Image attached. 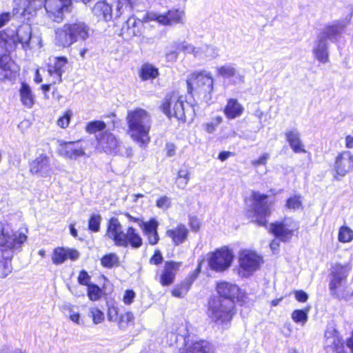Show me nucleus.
Wrapping results in <instances>:
<instances>
[{
	"mask_svg": "<svg viewBox=\"0 0 353 353\" xmlns=\"http://www.w3.org/2000/svg\"><path fill=\"white\" fill-rule=\"evenodd\" d=\"M135 297V292L132 290H128L125 292L123 301L126 305H130L133 302V300Z\"/></svg>",
	"mask_w": 353,
	"mask_h": 353,
	"instance_id": "obj_58",
	"label": "nucleus"
},
{
	"mask_svg": "<svg viewBox=\"0 0 353 353\" xmlns=\"http://www.w3.org/2000/svg\"><path fill=\"white\" fill-rule=\"evenodd\" d=\"M307 312L308 310L305 311L296 310L292 313V319L295 323H301L303 325L307 321Z\"/></svg>",
	"mask_w": 353,
	"mask_h": 353,
	"instance_id": "obj_49",
	"label": "nucleus"
},
{
	"mask_svg": "<svg viewBox=\"0 0 353 353\" xmlns=\"http://www.w3.org/2000/svg\"><path fill=\"white\" fill-rule=\"evenodd\" d=\"M324 349L326 353H345L339 333L332 327L327 328L325 332Z\"/></svg>",
	"mask_w": 353,
	"mask_h": 353,
	"instance_id": "obj_22",
	"label": "nucleus"
},
{
	"mask_svg": "<svg viewBox=\"0 0 353 353\" xmlns=\"http://www.w3.org/2000/svg\"><path fill=\"white\" fill-rule=\"evenodd\" d=\"M108 319L110 321H117L118 320V310L117 307H109L108 312Z\"/></svg>",
	"mask_w": 353,
	"mask_h": 353,
	"instance_id": "obj_60",
	"label": "nucleus"
},
{
	"mask_svg": "<svg viewBox=\"0 0 353 353\" xmlns=\"http://www.w3.org/2000/svg\"><path fill=\"white\" fill-rule=\"evenodd\" d=\"M243 106L236 99H230L224 108V114L229 119L239 117L243 112Z\"/></svg>",
	"mask_w": 353,
	"mask_h": 353,
	"instance_id": "obj_35",
	"label": "nucleus"
},
{
	"mask_svg": "<svg viewBox=\"0 0 353 353\" xmlns=\"http://www.w3.org/2000/svg\"><path fill=\"white\" fill-rule=\"evenodd\" d=\"M73 307L72 305L65 306V309L68 311L69 319L77 325H81L82 324V321L81 320L80 314L79 312H74Z\"/></svg>",
	"mask_w": 353,
	"mask_h": 353,
	"instance_id": "obj_53",
	"label": "nucleus"
},
{
	"mask_svg": "<svg viewBox=\"0 0 353 353\" xmlns=\"http://www.w3.org/2000/svg\"><path fill=\"white\" fill-rule=\"evenodd\" d=\"M10 19V14L8 12L0 15V28L5 26Z\"/></svg>",
	"mask_w": 353,
	"mask_h": 353,
	"instance_id": "obj_63",
	"label": "nucleus"
},
{
	"mask_svg": "<svg viewBox=\"0 0 353 353\" xmlns=\"http://www.w3.org/2000/svg\"><path fill=\"white\" fill-rule=\"evenodd\" d=\"M285 135L290 148L295 153L306 152L300 139V132L296 128L286 130Z\"/></svg>",
	"mask_w": 353,
	"mask_h": 353,
	"instance_id": "obj_33",
	"label": "nucleus"
},
{
	"mask_svg": "<svg viewBox=\"0 0 353 353\" xmlns=\"http://www.w3.org/2000/svg\"><path fill=\"white\" fill-rule=\"evenodd\" d=\"M30 172L40 177H48L53 173V168L49 157L41 154L30 163Z\"/></svg>",
	"mask_w": 353,
	"mask_h": 353,
	"instance_id": "obj_21",
	"label": "nucleus"
},
{
	"mask_svg": "<svg viewBox=\"0 0 353 353\" xmlns=\"http://www.w3.org/2000/svg\"><path fill=\"white\" fill-rule=\"evenodd\" d=\"M20 100L23 105L27 108H31L34 103V96L30 87L23 82L19 90Z\"/></svg>",
	"mask_w": 353,
	"mask_h": 353,
	"instance_id": "obj_36",
	"label": "nucleus"
},
{
	"mask_svg": "<svg viewBox=\"0 0 353 353\" xmlns=\"http://www.w3.org/2000/svg\"><path fill=\"white\" fill-rule=\"evenodd\" d=\"M159 75V69L154 65L143 63L139 71V76L142 81L154 80Z\"/></svg>",
	"mask_w": 353,
	"mask_h": 353,
	"instance_id": "obj_37",
	"label": "nucleus"
},
{
	"mask_svg": "<svg viewBox=\"0 0 353 353\" xmlns=\"http://www.w3.org/2000/svg\"><path fill=\"white\" fill-rule=\"evenodd\" d=\"M261 260V257L254 252L248 250L241 252L239 255V265L243 274L247 276L256 270Z\"/></svg>",
	"mask_w": 353,
	"mask_h": 353,
	"instance_id": "obj_23",
	"label": "nucleus"
},
{
	"mask_svg": "<svg viewBox=\"0 0 353 353\" xmlns=\"http://www.w3.org/2000/svg\"><path fill=\"white\" fill-rule=\"evenodd\" d=\"M350 267L345 264H334L331 268L330 289L332 295L339 299H348L352 294V289L346 285V278Z\"/></svg>",
	"mask_w": 353,
	"mask_h": 353,
	"instance_id": "obj_7",
	"label": "nucleus"
},
{
	"mask_svg": "<svg viewBox=\"0 0 353 353\" xmlns=\"http://www.w3.org/2000/svg\"><path fill=\"white\" fill-rule=\"evenodd\" d=\"M296 299L301 303H305L308 299L307 294L303 290H296L294 292Z\"/></svg>",
	"mask_w": 353,
	"mask_h": 353,
	"instance_id": "obj_61",
	"label": "nucleus"
},
{
	"mask_svg": "<svg viewBox=\"0 0 353 353\" xmlns=\"http://www.w3.org/2000/svg\"><path fill=\"white\" fill-rule=\"evenodd\" d=\"M126 121L128 133L132 140L140 147H146L150 141L149 132L152 126L150 113L143 108L128 111Z\"/></svg>",
	"mask_w": 353,
	"mask_h": 353,
	"instance_id": "obj_1",
	"label": "nucleus"
},
{
	"mask_svg": "<svg viewBox=\"0 0 353 353\" xmlns=\"http://www.w3.org/2000/svg\"><path fill=\"white\" fill-rule=\"evenodd\" d=\"M179 48L188 54H192L198 60L210 61L219 56V49L213 46L202 44L194 46L187 42H183L178 46Z\"/></svg>",
	"mask_w": 353,
	"mask_h": 353,
	"instance_id": "obj_11",
	"label": "nucleus"
},
{
	"mask_svg": "<svg viewBox=\"0 0 353 353\" xmlns=\"http://www.w3.org/2000/svg\"><path fill=\"white\" fill-rule=\"evenodd\" d=\"M346 24L344 21H336L332 25L325 27L318 37L324 41L329 39L336 41L343 31Z\"/></svg>",
	"mask_w": 353,
	"mask_h": 353,
	"instance_id": "obj_30",
	"label": "nucleus"
},
{
	"mask_svg": "<svg viewBox=\"0 0 353 353\" xmlns=\"http://www.w3.org/2000/svg\"><path fill=\"white\" fill-rule=\"evenodd\" d=\"M189 324L185 323L179 328V336L185 341V347L180 353H214L213 346L205 340L186 341L189 336Z\"/></svg>",
	"mask_w": 353,
	"mask_h": 353,
	"instance_id": "obj_9",
	"label": "nucleus"
},
{
	"mask_svg": "<svg viewBox=\"0 0 353 353\" xmlns=\"http://www.w3.org/2000/svg\"><path fill=\"white\" fill-rule=\"evenodd\" d=\"M16 48L14 37L9 38L6 32H0V53L10 52Z\"/></svg>",
	"mask_w": 353,
	"mask_h": 353,
	"instance_id": "obj_38",
	"label": "nucleus"
},
{
	"mask_svg": "<svg viewBox=\"0 0 353 353\" xmlns=\"http://www.w3.org/2000/svg\"><path fill=\"white\" fill-rule=\"evenodd\" d=\"M59 153L61 156L71 160L85 156V148L79 141L64 142L60 144Z\"/></svg>",
	"mask_w": 353,
	"mask_h": 353,
	"instance_id": "obj_25",
	"label": "nucleus"
},
{
	"mask_svg": "<svg viewBox=\"0 0 353 353\" xmlns=\"http://www.w3.org/2000/svg\"><path fill=\"white\" fill-rule=\"evenodd\" d=\"M11 59L6 54L0 56V80L8 78L10 75Z\"/></svg>",
	"mask_w": 353,
	"mask_h": 353,
	"instance_id": "obj_41",
	"label": "nucleus"
},
{
	"mask_svg": "<svg viewBox=\"0 0 353 353\" xmlns=\"http://www.w3.org/2000/svg\"><path fill=\"white\" fill-rule=\"evenodd\" d=\"M89 36L90 27L80 21L65 23L56 30L57 42L63 47H69L78 41H84Z\"/></svg>",
	"mask_w": 353,
	"mask_h": 353,
	"instance_id": "obj_4",
	"label": "nucleus"
},
{
	"mask_svg": "<svg viewBox=\"0 0 353 353\" xmlns=\"http://www.w3.org/2000/svg\"><path fill=\"white\" fill-rule=\"evenodd\" d=\"M16 40V46L21 43L23 50L41 46V40L39 37H32V28L28 24H24L19 26L16 32L9 35V38H13Z\"/></svg>",
	"mask_w": 353,
	"mask_h": 353,
	"instance_id": "obj_13",
	"label": "nucleus"
},
{
	"mask_svg": "<svg viewBox=\"0 0 353 353\" xmlns=\"http://www.w3.org/2000/svg\"><path fill=\"white\" fill-rule=\"evenodd\" d=\"M183 42L181 43H174L173 44V48H175V50H170L169 52H168L165 54V57H166V59L168 61H170V62H174L175 61L177 58H178V52L177 51L178 50H181L182 51L180 48H179L178 46L180 44V43H182Z\"/></svg>",
	"mask_w": 353,
	"mask_h": 353,
	"instance_id": "obj_55",
	"label": "nucleus"
},
{
	"mask_svg": "<svg viewBox=\"0 0 353 353\" xmlns=\"http://www.w3.org/2000/svg\"><path fill=\"white\" fill-rule=\"evenodd\" d=\"M68 59L65 57H55L50 59L48 73L51 78L50 84L62 82V74L66 71Z\"/></svg>",
	"mask_w": 353,
	"mask_h": 353,
	"instance_id": "obj_19",
	"label": "nucleus"
},
{
	"mask_svg": "<svg viewBox=\"0 0 353 353\" xmlns=\"http://www.w3.org/2000/svg\"><path fill=\"white\" fill-rule=\"evenodd\" d=\"M119 263V256L115 253H109L101 259L102 266L106 268H112Z\"/></svg>",
	"mask_w": 353,
	"mask_h": 353,
	"instance_id": "obj_43",
	"label": "nucleus"
},
{
	"mask_svg": "<svg viewBox=\"0 0 353 353\" xmlns=\"http://www.w3.org/2000/svg\"><path fill=\"white\" fill-rule=\"evenodd\" d=\"M165 234L171 239L174 246H178L188 240L189 230L184 224H179L175 228L168 230Z\"/></svg>",
	"mask_w": 353,
	"mask_h": 353,
	"instance_id": "obj_29",
	"label": "nucleus"
},
{
	"mask_svg": "<svg viewBox=\"0 0 353 353\" xmlns=\"http://www.w3.org/2000/svg\"><path fill=\"white\" fill-rule=\"evenodd\" d=\"M270 155L268 153H264L258 159L252 161V165L255 167H257L260 165H265Z\"/></svg>",
	"mask_w": 353,
	"mask_h": 353,
	"instance_id": "obj_59",
	"label": "nucleus"
},
{
	"mask_svg": "<svg viewBox=\"0 0 353 353\" xmlns=\"http://www.w3.org/2000/svg\"><path fill=\"white\" fill-rule=\"evenodd\" d=\"M184 14V12L179 10H171L165 14L150 12L147 14V19L150 21H157L163 26H172L182 23Z\"/></svg>",
	"mask_w": 353,
	"mask_h": 353,
	"instance_id": "obj_18",
	"label": "nucleus"
},
{
	"mask_svg": "<svg viewBox=\"0 0 353 353\" xmlns=\"http://www.w3.org/2000/svg\"><path fill=\"white\" fill-rule=\"evenodd\" d=\"M162 261H163V256L159 250L155 251L154 255L150 259V263L155 264V265H158V264L161 263L162 262Z\"/></svg>",
	"mask_w": 353,
	"mask_h": 353,
	"instance_id": "obj_62",
	"label": "nucleus"
},
{
	"mask_svg": "<svg viewBox=\"0 0 353 353\" xmlns=\"http://www.w3.org/2000/svg\"><path fill=\"white\" fill-rule=\"evenodd\" d=\"M183 97L176 93L167 95L161 108L163 112L169 117H174L178 120L185 121Z\"/></svg>",
	"mask_w": 353,
	"mask_h": 353,
	"instance_id": "obj_10",
	"label": "nucleus"
},
{
	"mask_svg": "<svg viewBox=\"0 0 353 353\" xmlns=\"http://www.w3.org/2000/svg\"><path fill=\"white\" fill-rule=\"evenodd\" d=\"M72 112L70 110H68L63 116L61 117L57 121L58 126L61 128H65L68 126L70 118L72 117Z\"/></svg>",
	"mask_w": 353,
	"mask_h": 353,
	"instance_id": "obj_54",
	"label": "nucleus"
},
{
	"mask_svg": "<svg viewBox=\"0 0 353 353\" xmlns=\"http://www.w3.org/2000/svg\"><path fill=\"white\" fill-rule=\"evenodd\" d=\"M190 171L188 166L183 165L178 171L176 184L178 188L183 190L189 183Z\"/></svg>",
	"mask_w": 353,
	"mask_h": 353,
	"instance_id": "obj_39",
	"label": "nucleus"
},
{
	"mask_svg": "<svg viewBox=\"0 0 353 353\" xmlns=\"http://www.w3.org/2000/svg\"><path fill=\"white\" fill-rule=\"evenodd\" d=\"M79 257V253L77 250L68 248L57 247L52 253V261L54 265L63 263L67 259L75 261Z\"/></svg>",
	"mask_w": 353,
	"mask_h": 353,
	"instance_id": "obj_26",
	"label": "nucleus"
},
{
	"mask_svg": "<svg viewBox=\"0 0 353 353\" xmlns=\"http://www.w3.org/2000/svg\"><path fill=\"white\" fill-rule=\"evenodd\" d=\"M143 22L134 17H130L122 28V34L126 39L141 36L143 29Z\"/></svg>",
	"mask_w": 353,
	"mask_h": 353,
	"instance_id": "obj_31",
	"label": "nucleus"
},
{
	"mask_svg": "<svg viewBox=\"0 0 353 353\" xmlns=\"http://www.w3.org/2000/svg\"><path fill=\"white\" fill-rule=\"evenodd\" d=\"M345 146L347 149L353 148V137L351 135H347L345 139Z\"/></svg>",
	"mask_w": 353,
	"mask_h": 353,
	"instance_id": "obj_64",
	"label": "nucleus"
},
{
	"mask_svg": "<svg viewBox=\"0 0 353 353\" xmlns=\"http://www.w3.org/2000/svg\"><path fill=\"white\" fill-rule=\"evenodd\" d=\"M233 258L232 252L223 247L212 253L209 259V265L213 270L223 272L231 265Z\"/></svg>",
	"mask_w": 353,
	"mask_h": 353,
	"instance_id": "obj_14",
	"label": "nucleus"
},
{
	"mask_svg": "<svg viewBox=\"0 0 353 353\" xmlns=\"http://www.w3.org/2000/svg\"><path fill=\"white\" fill-rule=\"evenodd\" d=\"M101 216L99 214L91 215L88 221V228L90 230L97 232L100 230Z\"/></svg>",
	"mask_w": 353,
	"mask_h": 353,
	"instance_id": "obj_51",
	"label": "nucleus"
},
{
	"mask_svg": "<svg viewBox=\"0 0 353 353\" xmlns=\"http://www.w3.org/2000/svg\"><path fill=\"white\" fill-rule=\"evenodd\" d=\"M353 170V154L349 150L339 152L335 157L334 170L336 176H345Z\"/></svg>",
	"mask_w": 353,
	"mask_h": 353,
	"instance_id": "obj_20",
	"label": "nucleus"
},
{
	"mask_svg": "<svg viewBox=\"0 0 353 353\" xmlns=\"http://www.w3.org/2000/svg\"><path fill=\"white\" fill-rule=\"evenodd\" d=\"M105 236L112 241L115 245L127 248L130 245L132 248H139L143 244L140 234L132 226H128L126 232L117 218H111L108 223Z\"/></svg>",
	"mask_w": 353,
	"mask_h": 353,
	"instance_id": "obj_2",
	"label": "nucleus"
},
{
	"mask_svg": "<svg viewBox=\"0 0 353 353\" xmlns=\"http://www.w3.org/2000/svg\"><path fill=\"white\" fill-rule=\"evenodd\" d=\"M90 276L88 272L85 270H81L78 276V281L80 284L87 285H90Z\"/></svg>",
	"mask_w": 353,
	"mask_h": 353,
	"instance_id": "obj_57",
	"label": "nucleus"
},
{
	"mask_svg": "<svg viewBox=\"0 0 353 353\" xmlns=\"http://www.w3.org/2000/svg\"><path fill=\"white\" fill-rule=\"evenodd\" d=\"M28 230L14 231L10 223L0 221V249L3 252L20 251L28 239Z\"/></svg>",
	"mask_w": 353,
	"mask_h": 353,
	"instance_id": "obj_5",
	"label": "nucleus"
},
{
	"mask_svg": "<svg viewBox=\"0 0 353 353\" xmlns=\"http://www.w3.org/2000/svg\"><path fill=\"white\" fill-rule=\"evenodd\" d=\"M106 124L102 121H94L89 122L86 127L85 130L90 134H94L97 132L103 131L105 129Z\"/></svg>",
	"mask_w": 353,
	"mask_h": 353,
	"instance_id": "obj_44",
	"label": "nucleus"
},
{
	"mask_svg": "<svg viewBox=\"0 0 353 353\" xmlns=\"http://www.w3.org/2000/svg\"><path fill=\"white\" fill-rule=\"evenodd\" d=\"M133 320V314L130 312H127L120 316L118 321V325L121 329L124 330L127 327L128 323L132 322Z\"/></svg>",
	"mask_w": 353,
	"mask_h": 353,
	"instance_id": "obj_52",
	"label": "nucleus"
},
{
	"mask_svg": "<svg viewBox=\"0 0 353 353\" xmlns=\"http://www.w3.org/2000/svg\"><path fill=\"white\" fill-rule=\"evenodd\" d=\"M191 286V283L188 281H183L174 286L172 290V295L176 298H182L187 294Z\"/></svg>",
	"mask_w": 353,
	"mask_h": 353,
	"instance_id": "obj_42",
	"label": "nucleus"
},
{
	"mask_svg": "<svg viewBox=\"0 0 353 353\" xmlns=\"http://www.w3.org/2000/svg\"><path fill=\"white\" fill-rule=\"evenodd\" d=\"M97 148L108 154L117 153L120 141L116 136L109 131H105L97 137Z\"/></svg>",
	"mask_w": 353,
	"mask_h": 353,
	"instance_id": "obj_24",
	"label": "nucleus"
},
{
	"mask_svg": "<svg viewBox=\"0 0 353 353\" xmlns=\"http://www.w3.org/2000/svg\"><path fill=\"white\" fill-rule=\"evenodd\" d=\"M88 315L92 318L94 324H99L104 321V314L97 307H90Z\"/></svg>",
	"mask_w": 353,
	"mask_h": 353,
	"instance_id": "obj_45",
	"label": "nucleus"
},
{
	"mask_svg": "<svg viewBox=\"0 0 353 353\" xmlns=\"http://www.w3.org/2000/svg\"><path fill=\"white\" fill-rule=\"evenodd\" d=\"M92 12L99 21L105 22L117 19L123 14L120 1L115 0L97 2L92 9Z\"/></svg>",
	"mask_w": 353,
	"mask_h": 353,
	"instance_id": "obj_8",
	"label": "nucleus"
},
{
	"mask_svg": "<svg viewBox=\"0 0 353 353\" xmlns=\"http://www.w3.org/2000/svg\"><path fill=\"white\" fill-rule=\"evenodd\" d=\"M314 58L322 63L329 61V52L327 41L317 37L312 49Z\"/></svg>",
	"mask_w": 353,
	"mask_h": 353,
	"instance_id": "obj_32",
	"label": "nucleus"
},
{
	"mask_svg": "<svg viewBox=\"0 0 353 353\" xmlns=\"http://www.w3.org/2000/svg\"><path fill=\"white\" fill-rule=\"evenodd\" d=\"M158 226L159 223L155 219H151L148 221L140 222V228L150 245H156L159 241L157 232Z\"/></svg>",
	"mask_w": 353,
	"mask_h": 353,
	"instance_id": "obj_28",
	"label": "nucleus"
},
{
	"mask_svg": "<svg viewBox=\"0 0 353 353\" xmlns=\"http://www.w3.org/2000/svg\"><path fill=\"white\" fill-rule=\"evenodd\" d=\"M253 199L255 205L252 221L259 225H265L267 223L265 217L270 214V204L266 201L267 196L259 192H254Z\"/></svg>",
	"mask_w": 353,
	"mask_h": 353,
	"instance_id": "obj_15",
	"label": "nucleus"
},
{
	"mask_svg": "<svg viewBox=\"0 0 353 353\" xmlns=\"http://www.w3.org/2000/svg\"><path fill=\"white\" fill-rule=\"evenodd\" d=\"M188 92L206 103L212 99L214 90V78L210 72L195 71L187 79Z\"/></svg>",
	"mask_w": 353,
	"mask_h": 353,
	"instance_id": "obj_3",
	"label": "nucleus"
},
{
	"mask_svg": "<svg viewBox=\"0 0 353 353\" xmlns=\"http://www.w3.org/2000/svg\"><path fill=\"white\" fill-rule=\"evenodd\" d=\"M13 253L8 252V255L0 256V278L3 279L8 276L12 271L11 260Z\"/></svg>",
	"mask_w": 353,
	"mask_h": 353,
	"instance_id": "obj_40",
	"label": "nucleus"
},
{
	"mask_svg": "<svg viewBox=\"0 0 353 353\" xmlns=\"http://www.w3.org/2000/svg\"><path fill=\"white\" fill-rule=\"evenodd\" d=\"M286 207L290 210H298L302 207V200L299 195H294L290 197L286 202Z\"/></svg>",
	"mask_w": 353,
	"mask_h": 353,
	"instance_id": "obj_50",
	"label": "nucleus"
},
{
	"mask_svg": "<svg viewBox=\"0 0 353 353\" xmlns=\"http://www.w3.org/2000/svg\"><path fill=\"white\" fill-rule=\"evenodd\" d=\"M234 308L230 300L212 298L208 303V315L213 322L225 328L235 314Z\"/></svg>",
	"mask_w": 353,
	"mask_h": 353,
	"instance_id": "obj_6",
	"label": "nucleus"
},
{
	"mask_svg": "<svg viewBox=\"0 0 353 353\" xmlns=\"http://www.w3.org/2000/svg\"><path fill=\"white\" fill-rule=\"evenodd\" d=\"M216 290L221 300H230L234 305L236 301H244V292L236 284L221 281L217 283Z\"/></svg>",
	"mask_w": 353,
	"mask_h": 353,
	"instance_id": "obj_17",
	"label": "nucleus"
},
{
	"mask_svg": "<svg viewBox=\"0 0 353 353\" xmlns=\"http://www.w3.org/2000/svg\"><path fill=\"white\" fill-rule=\"evenodd\" d=\"M87 293L89 299L92 301H98L101 296V288L92 283L88 286Z\"/></svg>",
	"mask_w": 353,
	"mask_h": 353,
	"instance_id": "obj_48",
	"label": "nucleus"
},
{
	"mask_svg": "<svg viewBox=\"0 0 353 353\" xmlns=\"http://www.w3.org/2000/svg\"><path fill=\"white\" fill-rule=\"evenodd\" d=\"M223 121V118L221 116H216L210 122H207L203 124V128L205 131L209 134L213 133L217 126L220 125Z\"/></svg>",
	"mask_w": 353,
	"mask_h": 353,
	"instance_id": "obj_46",
	"label": "nucleus"
},
{
	"mask_svg": "<svg viewBox=\"0 0 353 353\" xmlns=\"http://www.w3.org/2000/svg\"><path fill=\"white\" fill-rule=\"evenodd\" d=\"M338 239L343 243L350 242L353 239V231L347 226H343L339 230Z\"/></svg>",
	"mask_w": 353,
	"mask_h": 353,
	"instance_id": "obj_47",
	"label": "nucleus"
},
{
	"mask_svg": "<svg viewBox=\"0 0 353 353\" xmlns=\"http://www.w3.org/2000/svg\"><path fill=\"white\" fill-rule=\"evenodd\" d=\"M159 208H168L171 205V199L167 196H161L156 202Z\"/></svg>",
	"mask_w": 353,
	"mask_h": 353,
	"instance_id": "obj_56",
	"label": "nucleus"
},
{
	"mask_svg": "<svg viewBox=\"0 0 353 353\" xmlns=\"http://www.w3.org/2000/svg\"><path fill=\"white\" fill-rule=\"evenodd\" d=\"M71 5V0H45L44 8L48 17L53 21L61 22L63 19L64 12Z\"/></svg>",
	"mask_w": 353,
	"mask_h": 353,
	"instance_id": "obj_16",
	"label": "nucleus"
},
{
	"mask_svg": "<svg viewBox=\"0 0 353 353\" xmlns=\"http://www.w3.org/2000/svg\"><path fill=\"white\" fill-rule=\"evenodd\" d=\"M181 265V262L167 261L164 265L163 270L160 276L159 282L163 286H168L172 284L175 276Z\"/></svg>",
	"mask_w": 353,
	"mask_h": 353,
	"instance_id": "obj_27",
	"label": "nucleus"
},
{
	"mask_svg": "<svg viewBox=\"0 0 353 353\" xmlns=\"http://www.w3.org/2000/svg\"><path fill=\"white\" fill-rule=\"evenodd\" d=\"M217 74L223 78L228 79L234 77L236 82H243L244 76L237 70L235 64L226 63L216 68Z\"/></svg>",
	"mask_w": 353,
	"mask_h": 353,
	"instance_id": "obj_34",
	"label": "nucleus"
},
{
	"mask_svg": "<svg viewBox=\"0 0 353 353\" xmlns=\"http://www.w3.org/2000/svg\"><path fill=\"white\" fill-rule=\"evenodd\" d=\"M298 229V223L291 218H285L281 221L271 223L270 228V232L282 241L290 240Z\"/></svg>",
	"mask_w": 353,
	"mask_h": 353,
	"instance_id": "obj_12",
	"label": "nucleus"
}]
</instances>
